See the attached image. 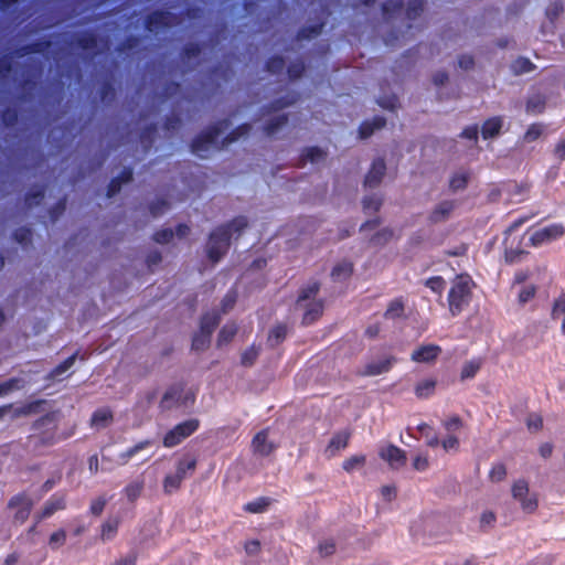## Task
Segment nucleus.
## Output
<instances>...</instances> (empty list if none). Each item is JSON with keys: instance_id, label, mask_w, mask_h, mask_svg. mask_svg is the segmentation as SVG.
<instances>
[{"instance_id": "nucleus-62", "label": "nucleus", "mask_w": 565, "mask_h": 565, "mask_svg": "<svg viewBox=\"0 0 565 565\" xmlns=\"http://www.w3.org/2000/svg\"><path fill=\"white\" fill-rule=\"evenodd\" d=\"M66 540V533L64 531H57L53 533L50 537V546L52 548H57L58 546L63 545Z\"/></svg>"}, {"instance_id": "nucleus-45", "label": "nucleus", "mask_w": 565, "mask_h": 565, "mask_svg": "<svg viewBox=\"0 0 565 565\" xmlns=\"http://www.w3.org/2000/svg\"><path fill=\"white\" fill-rule=\"evenodd\" d=\"M404 312V306L399 300H394L390 303L385 311V317L388 319L399 318Z\"/></svg>"}, {"instance_id": "nucleus-60", "label": "nucleus", "mask_w": 565, "mask_h": 565, "mask_svg": "<svg viewBox=\"0 0 565 565\" xmlns=\"http://www.w3.org/2000/svg\"><path fill=\"white\" fill-rule=\"evenodd\" d=\"M305 71V65L302 62L298 61L289 65L288 75L291 79H297L301 76Z\"/></svg>"}, {"instance_id": "nucleus-64", "label": "nucleus", "mask_w": 565, "mask_h": 565, "mask_svg": "<svg viewBox=\"0 0 565 565\" xmlns=\"http://www.w3.org/2000/svg\"><path fill=\"white\" fill-rule=\"evenodd\" d=\"M136 562H137V554L134 552H130L129 554L115 561L111 565H136Z\"/></svg>"}, {"instance_id": "nucleus-57", "label": "nucleus", "mask_w": 565, "mask_h": 565, "mask_svg": "<svg viewBox=\"0 0 565 565\" xmlns=\"http://www.w3.org/2000/svg\"><path fill=\"white\" fill-rule=\"evenodd\" d=\"M542 131H543V127L541 125L534 124V125L530 126V128L525 132L524 140L527 142H532V141L536 140L542 135Z\"/></svg>"}, {"instance_id": "nucleus-21", "label": "nucleus", "mask_w": 565, "mask_h": 565, "mask_svg": "<svg viewBox=\"0 0 565 565\" xmlns=\"http://www.w3.org/2000/svg\"><path fill=\"white\" fill-rule=\"evenodd\" d=\"M470 178L471 174L468 170H457L456 172L452 173V175L449 179V190L452 193L465 190L470 181Z\"/></svg>"}, {"instance_id": "nucleus-31", "label": "nucleus", "mask_w": 565, "mask_h": 565, "mask_svg": "<svg viewBox=\"0 0 565 565\" xmlns=\"http://www.w3.org/2000/svg\"><path fill=\"white\" fill-rule=\"evenodd\" d=\"M535 65L526 57H519L511 63V71L514 75L532 72Z\"/></svg>"}, {"instance_id": "nucleus-46", "label": "nucleus", "mask_w": 565, "mask_h": 565, "mask_svg": "<svg viewBox=\"0 0 565 565\" xmlns=\"http://www.w3.org/2000/svg\"><path fill=\"white\" fill-rule=\"evenodd\" d=\"M210 339L211 335H207L206 333L200 331V333L195 334L193 338L192 348L196 351H202L209 347Z\"/></svg>"}, {"instance_id": "nucleus-22", "label": "nucleus", "mask_w": 565, "mask_h": 565, "mask_svg": "<svg viewBox=\"0 0 565 565\" xmlns=\"http://www.w3.org/2000/svg\"><path fill=\"white\" fill-rule=\"evenodd\" d=\"M65 508V499L64 497H52L43 507L42 512L36 516V522L41 521L42 519L51 516L53 513H55L58 510H63Z\"/></svg>"}, {"instance_id": "nucleus-13", "label": "nucleus", "mask_w": 565, "mask_h": 565, "mask_svg": "<svg viewBox=\"0 0 565 565\" xmlns=\"http://www.w3.org/2000/svg\"><path fill=\"white\" fill-rule=\"evenodd\" d=\"M565 233V228L561 224H553L544 228L535 231L529 238L530 245L539 246L544 243L559 238Z\"/></svg>"}, {"instance_id": "nucleus-38", "label": "nucleus", "mask_w": 565, "mask_h": 565, "mask_svg": "<svg viewBox=\"0 0 565 565\" xmlns=\"http://www.w3.org/2000/svg\"><path fill=\"white\" fill-rule=\"evenodd\" d=\"M143 489V481L137 480L131 483H129L126 489V495L130 502H135L141 494Z\"/></svg>"}, {"instance_id": "nucleus-16", "label": "nucleus", "mask_w": 565, "mask_h": 565, "mask_svg": "<svg viewBox=\"0 0 565 565\" xmlns=\"http://www.w3.org/2000/svg\"><path fill=\"white\" fill-rule=\"evenodd\" d=\"M380 457L387 461L392 469H399L406 463V454L394 445L384 447L379 452Z\"/></svg>"}, {"instance_id": "nucleus-12", "label": "nucleus", "mask_w": 565, "mask_h": 565, "mask_svg": "<svg viewBox=\"0 0 565 565\" xmlns=\"http://www.w3.org/2000/svg\"><path fill=\"white\" fill-rule=\"evenodd\" d=\"M277 447V444L269 438V429L258 431L250 444L253 454L258 457L270 456Z\"/></svg>"}, {"instance_id": "nucleus-61", "label": "nucleus", "mask_w": 565, "mask_h": 565, "mask_svg": "<svg viewBox=\"0 0 565 565\" xmlns=\"http://www.w3.org/2000/svg\"><path fill=\"white\" fill-rule=\"evenodd\" d=\"M173 231L171 228H164L154 234L153 238L157 243L166 244L169 243L173 237Z\"/></svg>"}, {"instance_id": "nucleus-2", "label": "nucleus", "mask_w": 565, "mask_h": 565, "mask_svg": "<svg viewBox=\"0 0 565 565\" xmlns=\"http://www.w3.org/2000/svg\"><path fill=\"white\" fill-rule=\"evenodd\" d=\"M248 222L246 217L239 216L233 220L231 223L220 226L214 230L209 237L206 243V254L211 262L217 263L227 253L231 237L233 233L239 234L246 228Z\"/></svg>"}, {"instance_id": "nucleus-63", "label": "nucleus", "mask_w": 565, "mask_h": 565, "mask_svg": "<svg viewBox=\"0 0 565 565\" xmlns=\"http://www.w3.org/2000/svg\"><path fill=\"white\" fill-rule=\"evenodd\" d=\"M426 286L435 292H441L445 287V280L441 277H431L426 280Z\"/></svg>"}, {"instance_id": "nucleus-55", "label": "nucleus", "mask_w": 565, "mask_h": 565, "mask_svg": "<svg viewBox=\"0 0 565 565\" xmlns=\"http://www.w3.org/2000/svg\"><path fill=\"white\" fill-rule=\"evenodd\" d=\"M495 522V514L492 511H486L480 516V527L486 531L492 527Z\"/></svg>"}, {"instance_id": "nucleus-18", "label": "nucleus", "mask_w": 565, "mask_h": 565, "mask_svg": "<svg viewBox=\"0 0 565 565\" xmlns=\"http://www.w3.org/2000/svg\"><path fill=\"white\" fill-rule=\"evenodd\" d=\"M394 362L395 359L393 356H386L379 361H371L365 365V369L361 374L365 376H375L386 373L392 369Z\"/></svg>"}, {"instance_id": "nucleus-27", "label": "nucleus", "mask_w": 565, "mask_h": 565, "mask_svg": "<svg viewBox=\"0 0 565 565\" xmlns=\"http://www.w3.org/2000/svg\"><path fill=\"white\" fill-rule=\"evenodd\" d=\"M221 317L217 312L206 313L201 320V331L211 335L218 326Z\"/></svg>"}, {"instance_id": "nucleus-51", "label": "nucleus", "mask_w": 565, "mask_h": 565, "mask_svg": "<svg viewBox=\"0 0 565 565\" xmlns=\"http://www.w3.org/2000/svg\"><path fill=\"white\" fill-rule=\"evenodd\" d=\"M536 292V287L533 285L524 286L519 292V302L525 305L530 301Z\"/></svg>"}, {"instance_id": "nucleus-15", "label": "nucleus", "mask_w": 565, "mask_h": 565, "mask_svg": "<svg viewBox=\"0 0 565 565\" xmlns=\"http://www.w3.org/2000/svg\"><path fill=\"white\" fill-rule=\"evenodd\" d=\"M177 23L175 17L171 12L157 11L148 17L147 29L150 32L159 33L161 29L173 26Z\"/></svg>"}, {"instance_id": "nucleus-47", "label": "nucleus", "mask_w": 565, "mask_h": 565, "mask_svg": "<svg viewBox=\"0 0 565 565\" xmlns=\"http://www.w3.org/2000/svg\"><path fill=\"white\" fill-rule=\"evenodd\" d=\"M235 333L236 329L233 326H224L218 333V345L228 343L234 338Z\"/></svg>"}, {"instance_id": "nucleus-52", "label": "nucleus", "mask_w": 565, "mask_h": 565, "mask_svg": "<svg viewBox=\"0 0 565 565\" xmlns=\"http://www.w3.org/2000/svg\"><path fill=\"white\" fill-rule=\"evenodd\" d=\"M526 426L530 431L536 433L543 427V419L540 415L532 414L526 419Z\"/></svg>"}, {"instance_id": "nucleus-17", "label": "nucleus", "mask_w": 565, "mask_h": 565, "mask_svg": "<svg viewBox=\"0 0 565 565\" xmlns=\"http://www.w3.org/2000/svg\"><path fill=\"white\" fill-rule=\"evenodd\" d=\"M351 434L350 429H344L334 434L326 448V455L328 457H334L341 449H344L349 444Z\"/></svg>"}, {"instance_id": "nucleus-26", "label": "nucleus", "mask_w": 565, "mask_h": 565, "mask_svg": "<svg viewBox=\"0 0 565 565\" xmlns=\"http://www.w3.org/2000/svg\"><path fill=\"white\" fill-rule=\"evenodd\" d=\"M76 358L77 354H73L67 358L64 362L52 370L46 379L50 381H62L64 379V374L74 365Z\"/></svg>"}, {"instance_id": "nucleus-24", "label": "nucleus", "mask_w": 565, "mask_h": 565, "mask_svg": "<svg viewBox=\"0 0 565 565\" xmlns=\"http://www.w3.org/2000/svg\"><path fill=\"white\" fill-rule=\"evenodd\" d=\"M132 180V171L130 169H125L119 177L111 180L108 185L107 196L113 198L116 195L122 184L129 183Z\"/></svg>"}, {"instance_id": "nucleus-1", "label": "nucleus", "mask_w": 565, "mask_h": 565, "mask_svg": "<svg viewBox=\"0 0 565 565\" xmlns=\"http://www.w3.org/2000/svg\"><path fill=\"white\" fill-rule=\"evenodd\" d=\"M231 127V121L228 119H224L217 122L215 126L211 127L207 131L199 136L192 142V152L198 157L205 159L213 151H218L230 143L238 140L241 137L247 136L250 130V124H244L237 127L234 131L227 135L222 141H220V136Z\"/></svg>"}, {"instance_id": "nucleus-40", "label": "nucleus", "mask_w": 565, "mask_h": 565, "mask_svg": "<svg viewBox=\"0 0 565 565\" xmlns=\"http://www.w3.org/2000/svg\"><path fill=\"white\" fill-rule=\"evenodd\" d=\"M270 504L269 499L259 498L256 501L249 502L245 505V511L249 513H262L266 511L268 505Z\"/></svg>"}, {"instance_id": "nucleus-36", "label": "nucleus", "mask_w": 565, "mask_h": 565, "mask_svg": "<svg viewBox=\"0 0 565 565\" xmlns=\"http://www.w3.org/2000/svg\"><path fill=\"white\" fill-rule=\"evenodd\" d=\"M545 108V98L542 95H533L527 99L526 111L533 114H540Z\"/></svg>"}, {"instance_id": "nucleus-32", "label": "nucleus", "mask_w": 565, "mask_h": 565, "mask_svg": "<svg viewBox=\"0 0 565 565\" xmlns=\"http://www.w3.org/2000/svg\"><path fill=\"white\" fill-rule=\"evenodd\" d=\"M436 380H424L415 387V394L419 398H427L434 394L436 387Z\"/></svg>"}, {"instance_id": "nucleus-14", "label": "nucleus", "mask_w": 565, "mask_h": 565, "mask_svg": "<svg viewBox=\"0 0 565 565\" xmlns=\"http://www.w3.org/2000/svg\"><path fill=\"white\" fill-rule=\"evenodd\" d=\"M457 201L444 200L436 204L428 215V221L433 224L444 223L451 216L457 207Z\"/></svg>"}, {"instance_id": "nucleus-48", "label": "nucleus", "mask_w": 565, "mask_h": 565, "mask_svg": "<svg viewBox=\"0 0 565 565\" xmlns=\"http://www.w3.org/2000/svg\"><path fill=\"white\" fill-rule=\"evenodd\" d=\"M423 11V1L422 0H412L408 3L406 15L409 20L416 19L420 12Z\"/></svg>"}, {"instance_id": "nucleus-10", "label": "nucleus", "mask_w": 565, "mask_h": 565, "mask_svg": "<svg viewBox=\"0 0 565 565\" xmlns=\"http://www.w3.org/2000/svg\"><path fill=\"white\" fill-rule=\"evenodd\" d=\"M199 428V420L188 419L167 433L163 445L168 448L179 445L183 439L192 435Z\"/></svg>"}, {"instance_id": "nucleus-28", "label": "nucleus", "mask_w": 565, "mask_h": 565, "mask_svg": "<svg viewBox=\"0 0 565 565\" xmlns=\"http://www.w3.org/2000/svg\"><path fill=\"white\" fill-rule=\"evenodd\" d=\"M502 128V120L500 118L488 119L482 126V137L484 139L493 138L499 135Z\"/></svg>"}, {"instance_id": "nucleus-41", "label": "nucleus", "mask_w": 565, "mask_h": 565, "mask_svg": "<svg viewBox=\"0 0 565 565\" xmlns=\"http://www.w3.org/2000/svg\"><path fill=\"white\" fill-rule=\"evenodd\" d=\"M480 362L479 361H468L463 364L462 366V370H461V374H460V379L463 381V380H467V379H472L477 372L479 371L480 369Z\"/></svg>"}, {"instance_id": "nucleus-8", "label": "nucleus", "mask_w": 565, "mask_h": 565, "mask_svg": "<svg viewBox=\"0 0 565 565\" xmlns=\"http://www.w3.org/2000/svg\"><path fill=\"white\" fill-rule=\"evenodd\" d=\"M524 223L523 218H520L512 223L509 228L505 231L507 237L504 238L505 253L504 258L509 264H515L520 262L521 257L526 254V252L521 248L522 241L516 239V237H512V233L520 227Z\"/></svg>"}, {"instance_id": "nucleus-7", "label": "nucleus", "mask_w": 565, "mask_h": 565, "mask_svg": "<svg viewBox=\"0 0 565 565\" xmlns=\"http://www.w3.org/2000/svg\"><path fill=\"white\" fill-rule=\"evenodd\" d=\"M512 497L516 500L523 512L533 513L537 509V497L530 491L529 483L524 479L516 480L512 486Z\"/></svg>"}, {"instance_id": "nucleus-3", "label": "nucleus", "mask_w": 565, "mask_h": 565, "mask_svg": "<svg viewBox=\"0 0 565 565\" xmlns=\"http://www.w3.org/2000/svg\"><path fill=\"white\" fill-rule=\"evenodd\" d=\"M297 100L298 95L288 92L263 108V117L266 118L263 129L268 137L276 135L287 125L288 115L280 111Z\"/></svg>"}, {"instance_id": "nucleus-9", "label": "nucleus", "mask_w": 565, "mask_h": 565, "mask_svg": "<svg viewBox=\"0 0 565 565\" xmlns=\"http://www.w3.org/2000/svg\"><path fill=\"white\" fill-rule=\"evenodd\" d=\"M196 467V460L194 458H183L178 462L177 471L174 475H169L163 481L164 491L170 493L173 490L179 489L181 482L185 479L188 471H194Z\"/></svg>"}, {"instance_id": "nucleus-25", "label": "nucleus", "mask_w": 565, "mask_h": 565, "mask_svg": "<svg viewBox=\"0 0 565 565\" xmlns=\"http://www.w3.org/2000/svg\"><path fill=\"white\" fill-rule=\"evenodd\" d=\"M352 273L353 264L349 260H342L333 267L331 277L334 281H343L350 278Z\"/></svg>"}, {"instance_id": "nucleus-29", "label": "nucleus", "mask_w": 565, "mask_h": 565, "mask_svg": "<svg viewBox=\"0 0 565 565\" xmlns=\"http://www.w3.org/2000/svg\"><path fill=\"white\" fill-rule=\"evenodd\" d=\"M113 420V414L108 409H99L94 413L92 417V426L96 427L97 429L107 427Z\"/></svg>"}, {"instance_id": "nucleus-59", "label": "nucleus", "mask_w": 565, "mask_h": 565, "mask_svg": "<svg viewBox=\"0 0 565 565\" xmlns=\"http://www.w3.org/2000/svg\"><path fill=\"white\" fill-rule=\"evenodd\" d=\"M285 67V61L281 57H273L267 63V70L273 73H279Z\"/></svg>"}, {"instance_id": "nucleus-6", "label": "nucleus", "mask_w": 565, "mask_h": 565, "mask_svg": "<svg viewBox=\"0 0 565 565\" xmlns=\"http://www.w3.org/2000/svg\"><path fill=\"white\" fill-rule=\"evenodd\" d=\"M195 401V395L191 390L185 391L180 385L170 387L163 395L160 407L171 409L174 407H189Z\"/></svg>"}, {"instance_id": "nucleus-50", "label": "nucleus", "mask_w": 565, "mask_h": 565, "mask_svg": "<svg viewBox=\"0 0 565 565\" xmlns=\"http://www.w3.org/2000/svg\"><path fill=\"white\" fill-rule=\"evenodd\" d=\"M507 476V468L502 463H498L493 466V468L490 471V480L492 482H500L502 481Z\"/></svg>"}, {"instance_id": "nucleus-35", "label": "nucleus", "mask_w": 565, "mask_h": 565, "mask_svg": "<svg viewBox=\"0 0 565 565\" xmlns=\"http://www.w3.org/2000/svg\"><path fill=\"white\" fill-rule=\"evenodd\" d=\"M318 553L321 557L332 556L337 551V543L334 539H323L318 544Z\"/></svg>"}, {"instance_id": "nucleus-33", "label": "nucleus", "mask_w": 565, "mask_h": 565, "mask_svg": "<svg viewBox=\"0 0 565 565\" xmlns=\"http://www.w3.org/2000/svg\"><path fill=\"white\" fill-rule=\"evenodd\" d=\"M25 386L23 379L13 377L0 383V396L7 395L13 391L21 390Z\"/></svg>"}, {"instance_id": "nucleus-11", "label": "nucleus", "mask_w": 565, "mask_h": 565, "mask_svg": "<svg viewBox=\"0 0 565 565\" xmlns=\"http://www.w3.org/2000/svg\"><path fill=\"white\" fill-rule=\"evenodd\" d=\"M33 505H34L33 501L24 494H19V495L11 498V500L8 503V508L15 510V513L13 515V521H12L13 524L14 525L23 524L28 520Z\"/></svg>"}, {"instance_id": "nucleus-4", "label": "nucleus", "mask_w": 565, "mask_h": 565, "mask_svg": "<svg viewBox=\"0 0 565 565\" xmlns=\"http://www.w3.org/2000/svg\"><path fill=\"white\" fill-rule=\"evenodd\" d=\"M319 290L320 284L318 281H311L299 292L296 309L303 311L302 324H311L322 316L323 301L316 298Z\"/></svg>"}, {"instance_id": "nucleus-37", "label": "nucleus", "mask_w": 565, "mask_h": 565, "mask_svg": "<svg viewBox=\"0 0 565 565\" xmlns=\"http://www.w3.org/2000/svg\"><path fill=\"white\" fill-rule=\"evenodd\" d=\"M152 445L151 440H143L129 448L126 452L120 455L124 463H127L131 458H134L140 451L148 449Z\"/></svg>"}, {"instance_id": "nucleus-54", "label": "nucleus", "mask_w": 565, "mask_h": 565, "mask_svg": "<svg viewBox=\"0 0 565 565\" xmlns=\"http://www.w3.org/2000/svg\"><path fill=\"white\" fill-rule=\"evenodd\" d=\"M322 26L323 24L321 23L318 25L302 29L298 34L299 40L311 39L319 35L322 30Z\"/></svg>"}, {"instance_id": "nucleus-56", "label": "nucleus", "mask_w": 565, "mask_h": 565, "mask_svg": "<svg viewBox=\"0 0 565 565\" xmlns=\"http://www.w3.org/2000/svg\"><path fill=\"white\" fill-rule=\"evenodd\" d=\"M418 430L427 438V445L430 447H436L439 444L437 436H431V428L427 424H422L418 426Z\"/></svg>"}, {"instance_id": "nucleus-42", "label": "nucleus", "mask_w": 565, "mask_h": 565, "mask_svg": "<svg viewBox=\"0 0 565 565\" xmlns=\"http://www.w3.org/2000/svg\"><path fill=\"white\" fill-rule=\"evenodd\" d=\"M258 354H259V349L253 345L243 352L241 363L244 366H252L254 364V362L256 361Z\"/></svg>"}, {"instance_id": "nucleus-30", "label": "nucleus", "mask_w": 565, "mask_h": 565, "mask_svg": "<svg viewBox=\"0 0 565 565\" xmlns=\"http://www.w3.org/2000/svg\"><path fill=\"white\" fill-rule=\"evenodd\" d=\"M288 333L287 326L285 324H278L274 329L270 330L268 334L267 342L271 348L277 347L279 343H281Z\"/></svg>"}, {"instance_id": "nucleus-44", "label": "nucleus", "mask_w": 565, "mask_h": 565, "mask_svg": "<svg viewBox=\"0 0 565 565\" xmlns=\"http://www.w3.org/2000/svg\"><path fill=\"white\" fill-rule=\"evenodd\" d=\"M14 239L22 246H28L32 241V231L30 228L21 227L14 232Z\"/></svg>"}, {"instance_id": "nucleus-19", "label": "nucleus", "mask_w": 565, "mask_h": 565, "mask_svg": "<svg viewBox=\"0 0 565 565\" xmlns=\"http://www.w3.org/2000/svg\"><path fill=\"white\" fill-rule=\"evenodd\" d=\"M441 349L435 344L423 345L419 349L413 351L412 360L420 363H430L440 354Z\"/></svg>"}, {"instance_id": "nucleus-53", "label": "nucleus", "mask_w": 565, "mask_h": 565, "mask_svg": "<svg viewBox=\"0 0 565 565\" xmlns=\"http://www.w3.org/2000/svg\"><path fill=\"white\" fill-rule=\"evenodd\" d=\"M118 527V522L115 521H108L103 525L102 529V539L103 540H110L115 535Z\"/></svg>"}, {"instance_id": "nucleus-5", "label": "nucleus", "mask_w": 565, "mask_h": 565, "mask_svg": "<svg viewBox=\"0 0 565 565\" xmlns=\"http://www.w3.org/2000/svg\"><path fill=\"white\" fill-rule=\"evenodd\" d=\"M475 282L469 275H458L449 290L448 301L452 316L458 315L469 305Z\"/></svg>"}, {"instance_id": "nucleus-23", "label": "nucleus", "mask_w": 565, "mask_h": 565, "mask_svg": "<svg viewBox=\"0 0 565 565\" xmlns=\"http://www.w3.org/2000/svg\"><path fill=\"white\" fill-rule=\"evenodd\" d=\"M327 153L319 147L305 148L299 159V166L303 167L307 162L318 163L324 160Z\"/></svg>"}, {"instance_id": "nucleus-20", "label": "nucleus", "mask_w": 565, "mask_h": 565, "mask_svg": "<svg viewBox=\"0 0 565 565\" xmlns=\"http://www.w3.org/2000/svg\"><path fill=\"white\" fill-rule=\"evenodd\" d=\"M385 171H386V166H385L384 160L376 159L373 162L371 170L369 171V173L365 177L364 184L370 188L377 186L381 183V181L385 174Z\"/></svg>"}, {"instance_id": "nucleus-34", "label": "nucleus", "mask_w": 565, "mask_h": 565, "mask_svg": "<svg viewBox=\"0 0 565 565\" xmlns=\"http://www.w3.org/2000/svg\"><path fill=\"white\" fill-rule=\"evenodd\" d=\"M393 237V231L390 228H382L370 237V244L373 246H384Z\"/></svg>"}, {"instance_id": "nucleus-39", "label": "nucleus", "mask_w": 565, "mask_h": 565, "mask_svg": "<svg viewBox=\"0 0 565 565\" xmlns=\"http://www.w3.org/2000/svg\"><path fill=\"white\" fill-rule=\"evenodd\" d=\"M381 206L382 200L375 194L366 196L363 200V210L367 214L377 212Z\"/></svg>"}, {"instance_id": "nucleus-49", "label": "nucleus", "mask_w": 565, "mask_h": 565, "mask_svg": "<svg viewBox=\"0 0 565 565\" xmlns=\"http://www.w3.org/2000/svg\"><path fill=\"white\" fill-rule=\"evenodd\" d=\"M565 315V295H561L553 305L552 318L554 320Z\"/></svg>"}, {"instance_id": "nucleus-58", "label": "nucleus", "mask_w": 565, "mask_h": 565, "mask_svg": "<svg viewBox=\"0 0 565 565\" xmlns=\"http://www.w3.org/2000/svg\"><path fill=\"white\" fill-rule=\"evenodd\" d=\"M44 198V192L43 190L39 189V190H35V191H32L31 193H29L25 198V203L28 206H33V205H38L42 199Z\"/></svg>"}, {"instance_id": "nucleus-43", "label": "nucleus", "mask_w": 565, "mask_h": 565, "mask_svg": "<svg viewBox=\"0 0 565 565\" xmlns=\"http://www.w3.org/2000/svg\"><path fill=\"white\" fill-rule=\"evenodd\" d=\"M365 463V456H353L344 460L343 469L347 472H352L354 469L362 467Z\"/></svg>"}]
</instances>
